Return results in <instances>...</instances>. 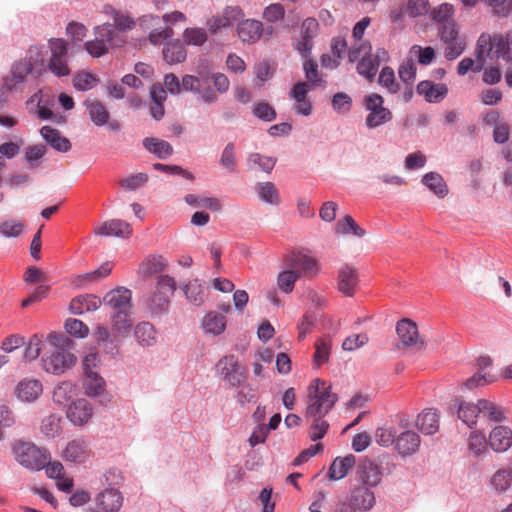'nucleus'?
Returning <instances> with one entry per match:
<instances>
[{
    "mask_svg": "<svg viewBox=\"0 0 512 512\" xmlns=\"http://www.w3.org/2000/svg\"><path fill=\"white\" fill-rule=\"evenodd\" d=\"M480 417L490 422H503L506 420L502 406L487 399H479Z\"/></svg>",
    "mask_w": 512,
    "mask_h": 512,
    "instance_id": "obj_34",
    "label": "nucleus"
},
{
    "mask_svg": "<svg viewBox=\"0 0 512 512\" xmlns=\"http://www.w3.org/2000/svg\"><path fill=\"white\" fill-rule=\"evenodd\" d=\"M421 182L427 186L436 196L444 198L448 193V187L443 177L436 172L426 173Z\"/></svg>",
    "mask_w": 512,
    "mask_h": 512,
    "instance_id": "obj_42",
    "label": "nucleus"
},
{
    "mask_svg": "<svg viewBox=\"0 0 512 512\" xmlns=\"http://www.w3.org/2000/svg\"><path fill=\"white\" fill-rule=\"evenodd\" d=\"M352 98L345 92H338L333 95L331 100L332 108L338 114H347L352 108Z\"/></svg>",
    "mask_w": 512,
    "mask_h": 512,
    "instance_id": "obj_56",
    "label": "nucleus"
},
{
    "mask_svg": "<svg viewBox=\"0 0 512 512\" xmlns=\"http://www.w3.org/2000/svg\"><path fill=\"white\" fill-rule=\"evenodd\" d=\"M95 39L84 44L86 51L94 58H99L108 52V46L119 47L125 43V39L112 28L110 23L94 28Z\"/></svg>",
    "mask_w": 512,
    "mask_h": 512,
    "instance_id": "obj_6",
    "label": "nucleus"
},
{
    "mask_svg": "<svg viewBox=\"0 0 512 512\" xmlns=\"http://www.w3.org/2000/svg\"><path fill=\"white\" fill-rule=\"evenodd\" d=\"M131 233L130 225L120 219H112L110 221H106L102 223L96 234L100 236H116V237H125Z\"/></svg>",
    "mask_w": 512,
    "mask_h": 512,
    "instance_id": "obj_32",
    "label": "nucleus"
},
{
    "mask_svg": "<svg viewBox=\"0 0 512 512\" xmlns=\"http://www.w3.org/2000/svg\"><path fill=\"white\" fill-rule=\"evenodd\" d=\"M85 376L83 383L85 394L92 398L101 396L105 392L104 379L97 372Z\"/></svg>",
    "mask_w": 512,
    "mask_h": 512,
    "instance_id": "obj_44",
    "label": "nucleus"
},
{
    "mask_svg": "<svg viewBox=\"0 0 512 512\" xmlns=\"http://www.w3.org/2000/svg\"><path fill=\"white\" fill-rule=\"evenodd\" d=\"M102 305V300L94 294H84L74 297L69 305L72 314L82 315L96 311Z\"/></svg>",
    "mask_w": 512,
    "mask_h": 512,
    "instance_id": "obj_24",
    "label": "nucleus"
},
{
    "mask_svg": "<svg viewBox=\"0 0 512 512\" xmlns=\"http://www.w3.org/2000/svg\"><path fill=\"white\" fill-rule=\"evenodd\" d=\"M207 32L204 28H186L183 33L185 44L201 46L207 41Z\"/></svg>",
    "mask_w": 512,
    "mask_h": 512,
    "instance_id": "obj_57",
    "label": "nucleus"
},
{
    "mask_svg": "<svg viewBox=\"0 0 512 512\" xmlns=\"http://www.w3.org/2000/svg\"><path fill=\"white\" fill-rule=\"evenodd\" d=\"M256 190L261 201L270 205L279 204V193L272 182H259L256 185Z\"/></svg>",
    "mask_w": 512,
    "mask_h": 512,
    "instance_id": "obj_47",
    "label": "nucleus"
},
{
    "mask_svg": "<svg viewBox=\"0 0 512 512\" xmlns=\"http://www.w3.org/2000/svg\"><path fill=\"white\" fill-rule=\"evenodd\" d=\"M51 57L48 67L57 77L68 76L70 69L68 67V43L61 38H51L49 40Z\"/></svg>",
    "mask_w": 512,
    "mask_h": 512,
    "instance_id": "obj_11",
    "label": "nucleus"
},
{
    "mask_svg": "<svg viewBox=\"0 0 512 512\" xmlns=\"http://www.w3.org/2000/svg\"><path fill=\"white\" fill-rule=\"evenodd\" d=\"M384 99L377 93L366 95L364 98L365 109L368 114L365 118V125L368 129H375L389 123L393 114L390 109L383 106Z\"/></svg>",
    "mask_w": 512,
    "mask_h": 512,
    "instance_id": "obj_8",
    "label": "nucleus"
},
{
    "mask_svg": "<svg viewBox=\"0 0 512 512\" xmlns=\"http://www.w3.org/2000/svg\"><path fill=\"white\" fill-rule=\"evenodd\" d=\"M104 12L106 14H110L113 17L114 24H111L112 28L119 32L120 35L125 39L123 32L131 29L135 25V22L128 15L116 11L111 6H105Z\"/></svg>",
    "mask_w": 512,
    "mask_h": 512,
    "instance_id": "obj_46",
    "label": "nucleus"
},
{
    "mask_svg": "<svg viewBox=\"0 0 512 512\" xmlns=\"http://www.w3.org/2000/svg\"><path fill=\"white\" fill-rule=\"evenodd\" d=\"M396 332L403 347L412 351L424 348V341L419 337L418 327L410 319H401L397 322Z\"/></svg>",
    "mask_w": 512,
    "mask_h": 512,
    "instance_id": "obj_13",
    "label": "nucleus"
},
{
    "mask_svg": "<svg viewBox=\"0 0 512 512\" xmlns=\"http://www.w3.org/2000/svg\"><path fill=\"white\" fill-rule=\"evenodd\" d=\"M186 299L195 306H201L204 303V286L198 280L189 281L183 287Z\"/></svg>",
    "mask_w": 512,
    "mask_h": 512,
    "instance_id": "obj_45",
    "label": "nucleus"
},
{
    "mask_svg": "<svg viewBox=\"0 0 512 512\" xmlns=\"http://www.w3.org/2000/svg\"><path fill=\"white\" fill-rule=\"evenodd\" d=\"M273 33V26L264 27L259 20L244 19L237 23V35L243 43L254 44L260 39L268 40Z\"/></svg>",
    "mask_w": 512,
    "mask_h": 512,
    "instance_id": "obj_10",
    "label": "nucleus"
},
{
    "mask_svg": "<svg viewBox=\"0 0 512 512\" xmlns=\"http://www.w3.org/2000/svg\"><path fill=\"white\" fill-rule=\"evenodd\" d=\"M335 230L339 234H352L359 238L365 235V230L361 228L350 215H346L340 219L335 226Z\"/></svg>",
    "mask_w": 512,
    "mask_h": 512,
    "instance_id": "obj_48",
    "label": "nucleus"
},
{
    "mask_svg": "<svg viewBox=\"0 0 512 512\" xmlns=\"http://www.w3.org/2000/svg\"><path fill=\"white\" fill-rule=\"evenodd\" d=\"M94 336L97 342L103 346V348L110 354L118 352V345L115 340L111 337L109 331L102 326H98L94 332Z\"/></svg>",
    "mask_w": 512,
    "mask_h": 512,
    "instance_id": "obj_54",
    "label": "nucleus"
},
{
    "mask_svg": "<svg viewBox=\"0 0 512 512\" xmlns=\"http://www.w3.org/2000/svg\"><path fill=\"white\" fill-rule=\"evenodd\" d=\"M325 416L305 417L311 422V431L309 437L312 441L322 439L328 431L329 424L324 420Z\"/></svg>",
    "mask_w": 512,
    "mask_h": 512,
    "instance_id": "obj_52",
    "label": "nucleus"
},
{
    "mask_svg": "<svg viewBox=\"0 0 512 512\" xmlns=\"http://www.w3.org/2000/svg\"><path fill=\"white\" fill-rule=\"evenodd\" d=\"M227 319L218 312H208L201 321V328L206 335L218 336L226 329Z\"/></svg>",
    "mask_w": 512,
    "mask_h": 512,
    "instance_id": "obj_25",
    "label": "nucleus"
},
{
    "mask_svg": "<svg viewBox=\"0 0 512 512\" xmlns=\"http://www.w3.org/2000/svg\"><path fill=\"white\" fill-rule=\"evenodd\" d=\"M130 315L131 311L113 312L111 316L112 330L117 333L118 336L125 337L129 335L132 328Z\"/></svg>",
    "mask_w": 512,
    "mask_h": 512,
    "instance_id": "obj_41",
    "label": "nucleus"
},
{
    "mask_svg": "<svg viewBox=\"0 0 512 512\" xmlns=\"http://www.w3.org/2000/svg\"><path fill=\"white\" fill-rule=\"evenodd\" d=\"M170 296L164 291L156 290L148 296L147 307L153 314H161L168 309Z\"/></svg>",
    "mask_w": 512,
    "mask_h": 512,
    "instance_id": "obj_43",
    "label": "nucleus"
},
{
    "mask_svg": "<svg viewBox=\"0 0 512 512\" xmlns=\"http://www.w3.org/2000/svg\"><path fill=\"white\" fill-rule=\"evenodd\" d=\"M43 393V384L35 378H23L15 387L17 399L23 403H34Z\"/></svg>",
    "mask_w": 512,
    "mask_h": 512,
    "instance_id": "obj_16",
    "label": "nucleus"
},
{
    "mask_svg": "<svg viewBox=\"0 0 512 512\" xmlns=\"http://www.w3.org/2000/svg\"><path fill=\"white\" fill-rule=\"evenodd\" d=\"M378 82L392 94L397 93L400 89L399 84L395 80L393 69L388 66L383 67L380 71Z\"/></svg>",
    "mask_w": 512,
    "mask_h": 512,
    "instance_id": "obj_61",
    "label": "nucleus"
},
{
    "mask_svg": "<svg viewBox=\"0 0 512 512\" xmlns=\"http://www.w3.org/2000/svg\"><path fill=\"white\" fill-rule=\"evenodd\" d=\"M358 284L356 270L348 265L343 266L338 273V290L345 296H353Z\"/></svg>",
    "mask_w": 512,
    "mask_h": 512,
    "instance_id": "obj_26",
    "label": "nucleus"
},
{
    "mask_svg": "<svg viewBox=\"0 0 512 512\" xmlns=\"http://www.w3.org/2000/svg\"><path fill=\"white\" fill-rule=\"evenodd\" d=\"M418 429L425 435H433L439 430V414L432 408L424 409L416 419Z\"/></svg>",
    "mask_w": 512,
    "mask_h": 512,
    "instance_id": "obj_30",
    "label": "nucleus"
},
{
    "mask_svg": "<svg viewBox=\"0 0 512 512\" xmlns=\"http://www.w3.org/2000/svg\"><path fill=\"white\" fill-rule=\"evenodd\" d=\"M395 450L402 457H409L417 454L421 447V437L414 430H404L397 434Z\"/></svg>",
    "mask_w": 512,
    "mask_h": 512,
    "instance_id": "obj_15",
    "label": "nucleus"
},
{
    "mask_svg": "<svg viewBox=\"0 0 512 512\" xmlns=\"http://www.w3.org/2000/svg\"><path fill=\"white\" fill-rule=\"evenodd\" d=\"M476 60L465 57L457 66V74L464 76L468 71L478 73L484 69L486 60L505 62L512 61V34L482 33L475 48Z\"/></svg>",
    "mask_w": 512,
    "mask_h": 512,
    "instance_id": "obj_1",
    "label": "nucleus"
},
{
    "mask_svg": "<svg viewBox=\"0 0 512 512\" xmlns=\"http://www.w3.org/2000/svg\"><path fill=\"white\" fill-rule=\"evenodd\" d=\"M486 436L480 431H472L468 439L469 450L475 455L480 456L486 451Z\"/></svg>",
    "mask_w": 512,
    "mask_h": 512,
    "instance_id": "obj_60",
    "label": "nucleus"
},
{
    "mask_svg": "<svg viewBox=\"0 0 512 512\" xmlns=\"http://www.w3.org/2000/svg\"><path fill=\"white\" fill-rule=\"evenodd\" d=\"M68 342L69 339L63 334H48L46 343L51 350L49 355H45L41 359L42 367L47 373L60 375L75 365L76 357L65 349Z\"/></svg>",
    "mask_w": 512,
    "mask_h": 512,
    "instance_id": "obj_3",
    "label": "nucleus"
},
{
    "mask_svg": "<svg viewBox=\"0 0 512 512\" xmlns=\"http://www.w3.org/2000/svg\"><path fill=\"white\" fill-rule=\"evenodd\" d=\"M287 265L299 274V277L314 278L320 272L318 260L308 251H298L289 255Z\"/></svg>",
    "mask_w": 512,
    "mask_h": 512,
    "instance_id": "obj_12",
    "label": "nucleus"
},
{
    "mask_svg": "<svg viewBox=\"0 0 512 512\" xmlns=\"http://www.w3.org/2000/svg\"><path fill=\"white\" fill-rule=\"evenodd\" d=\"M11 452L19 465L32 472L43 470L51 459V454L46 448L30 441H14L11 444Z\"/></svg>",
    "mask_w": 512,
    "mask_h": 512,
    "instance_id": "obj_5",
    "label": "nucleus"
},
{
    "mask_svg": "<svg viewBox=\"0 0 512 512\" xmlns=\"http://www.w3.org/2000/svg\"><path fill=\"white\" fill-rule=\"evenodd\" d=\"M90 120L94 125L101 127L108 123L110 113L105 105L96 99H87L84 102Z\"/></svg>",
    "mask_w": 512,
    "mask_h": 512,
    "instance_id": "obj_31",
    "label": "nucleus"
},
{
    "mask_svg": "<svg viewBox=\"0 0 512 512\" xmlns=\"http://www.w3.org/2000/svg\"><path fill=\"white\" fill-rule=\"evenodd\" d=\"M338 401L331 385L319 378L312 380L307 391L305 417L326 416Z\"/></svg>",
    "mask_w": 512,
    "mask_h": 512,
    "instance_id": "obj_4",
    "label": "nucleus"
},
{
    "mask_svg": "<svg viewBox=\"0 0 512 512\" xmlns=\"http://www.w3.org/2000/svg\"><path fill=\"white\" fill-rule=\"evenodd\" d=\"M90 457V450L87 440L77 438L69 441L63 449L62 458L66 462L83 464Z\"/></svg>",
    "mask_w": 512,
    "mask_h": 512,
    "instance_id": "obj_19",
    "label": "nucleus"
},
{
    "mask_svg": "<svg viewBox=\"0 0 512 512\" xmlns=\"http://www.w3.org/2000/svg\"><path fill=\"white\" fill-rule=\"evenodd\" d=\"M143 146L159 159H167L173 153V147L169 142L155 137L145 138L143 140Z\"/></svg>",
    "mask_w": 512,
    "mask_h": 512,
    "instance_id": "obj_36",
    "label": "nucleus"
},
{
    "mask_svg": "<svg viewBox=\"0 0 512 512\" xmlns=\"http://www.w3.org/2000/svg\"><path fill=\"white\" fill-rule=\"evenodd\" d=\"M512 486V472L509 469L497 470L489 481V487L498 495L505 493Z\"/></svg>",
    "mask_w": 512,
    "mask_h": 512,
    "instance_id": "obj_39",
    "label": "nucleus"
},
{
    "mask_svg": "<svg viewBox=\"0 0 512 512\" xmlns=\"http://www.w3.org/2000/svg\"><path fill=\"white\" fill-rule=\"evenodd\" d=\"M46 51L43 47L31 46L25 56L15 61L10 74L4 79L7 91H16L29 75H40L45 70Z\"/></svg>",
    "mask_w": 512,
    "mask_h": 512,
    "instance_id": "obj_2",
    "label": "nucleus"
},
{
    "mask_svg": "<svg viewBox=\"0 0 512 512\" xmlns=\"http://www.w3.org/2000/svg\"><path fill=\"white\" fill-rule=\"evenodd\" d=\"M78 395V388L72 381L66 380L60 382L53 389L52 398L55 404L62 407H68Z\"/></svg>",
    "mask_w": 512,
    "mask_h": 512,
    "instance_id": "obj_23",
    "label": "nucleus"
},
{
    "mask_svg": "<svg viewBox=\"0 0 512 512\" xmlns=\"http://www.w3.org/2000/svg\"><path fill=\"white\" fill-rule=\"evenodd\" d=\"M311 88V84L307 82H298L293 86L290 92V97L294 100V111L296 114L305 117L312 114L313 106L307 99V95Z\"/></svg>",
    "mask_w": 512,
    "mask_h": 512,
    "instance_id": "obj_17",
    "label": "nucleus"
},
{
    "mask_svg": "<svg viewBox=\"0 0 512 512\" xmlns=\"http://www.w3.org/2000/svg\"><path fill=\"white\" fill-rule=\"evenodd\" d=\"M454 8L451 4L443 3L432 11V20L437 22L439 26L446 23L455 22L452 19Z\"/></svg>",
    "mask_w": 512,
    "mask_h": 512,
    "instance_id": "obj_62",
    "label": "nucleus"
},
{
    "mask_svg": "<svg viewBox=\"0 0 512 512\" xmlns=\"http://www.w3.org/2000/svg\"><path fill=\"white\" fill-rule=\"evenodd\" d=\"M40 134L44 140L58 152L66 153L71 149L69 139L61 136V133L51 126H43L40 130Z\"/></svg>",
    "mask_w": 512,
    "mask_h": 512,
    "instance_id": "obj_29",
    "label": "nucleus"
},
{
    "mask_svg": "<svg viewBox=\"0 0 512 512\" xmlns=\"http://www.w3.org/2000/svg\"><path fill=\"white\" fill-rule=\"evenodd\" d=\"M92 416L93 407L86 399H77L67 407L66 417L75 426L85 425Z\"/></svg>",
    "mask_w": 512,
    "mask_h": 512,
    "instance_id": "obj_20",
    "label": "nucleus"
},
{
    "mask_svg": "<svg viewBox=\"0 0 512 512\" xmlns=\"http://www.w3.org/2000/svg\"><path fill=\"white\" fill-rule=\"evenodd\" d=\"M359 477L367 487H376L382 479L380 467L370 460L362 461L358 466Z\"/></svg>",
    "mask_w": 512,
    "mask_h": 512,
    "instance_id": "obj_27",
    "label": "nucleus"
},
{
    "mask_svg": "<svg viewBox=\"0 0 512 512\" xmlns=\"http://www.w3.org/2000/svg\"><path fill=\"white\" fill-rule=\"evenodd\" d=\"M219 376L230 386L240 387L246 380V368L241 366L235 355H226L222 357L217 365Z\"/></svg>",
    "mask_w": 512,
    "mask_h": 512,
    "instance_id": "obj_9",
    "label": "nucleus"
},
{
    "mask_svg": "<svg viewBox=\"0 0 512 512\" xmlns=\"http://www.w3.org/2000/svg\"><path fill=\"white\" fill-rule=\"evenodd\" d=\"M65 329L68 334L77 338H85L89 334V328L81 320L70 318L65 322Z\"/></svg>",
    "mask_w": 512,
    "mask_h": 512,
    "instance_id": "obj_64",
    "label": "nucleus"
},
{
    "mask_svg": "<svg viewBox=\"0 0 512 512\" xmlns=\"http://www.w3.org/2000/svg\"><path fill=\"white\" fill-rule=\"evenodd\" d=\"M167 261L161 255H150L139 265V274L144 277L152 276L165 270Z\"/></svg>",
    "mask_w": 512,
    "mask_h": 512,
    "instance_id": "obj_38",
    "label": "nucleus"
},
{
    "mask_svg": "<svg viewBox=\"0 0 512 512\" xmlns=\"http://www.w3.org/2000/svg\"><path fill=\"white\" fill-rule=\"evenodd\" d=\"M410 54L415 56L418 63L424 66L431 64L436 57L434 48L430 46L413 45L410 49Z\"/></svg>",
    "mask_w": 512,
    "mask_h": 512,
    "instance_id": "obj_59",
    "label": "nucleus"
},
{
    "mask_svg": "<svg viewBox=\"0 0 512 512\" xmlns=\"http://www.w3.org/2000/svg\"><path fill=\"white\" fill-rule=\"evenodd\" d=\"M351 506L360 511H368L375 504V495L367 486H359L352 491Z\"/></svg>",
    "mask_w": 512,
    "mask_h": 512,
    "instance_id": "obj_28",
    "label": "nucleus"
},
{
    "mask_svg": "<svg viewBox=\"0 0 512 512\" xmlns=\"http://www.w3.org/2000/svg\"><path fill=\"white\" fill-rule=\"evenodd\" d=\"M247 161L251 168L257 166L260 170L266 173L271 172L276 164L275 158L261 155L260 153H251L248 156Z\"/></svg>",
    "mask_w": 512,
    "mask_h": 512,
    "instance_id": "obj_51",
    "label": "nucleus"
},
{
    "mask_svg": "<svg viewBox=\"0 0 512 512\" xmlns=\"http://www.w3.org/2000/svg\"><path fill=\"white\" fill-rule=\"evenodd\" d=\"M489 445L495 452H506L512 446V430L503 425L495 426L489 434Z\"/></svg>",
    "mask_w": 512,
    "mask_h": 512,
    "instance_id": "obj_22",
    "label": "nucleus"
},
{
    "mask_svg": "<svg viewBox=\"0 0 512 512\" xmlns=\"http://www.w3.org/2000/svg\"><path fill=\"white\" fill-rule=\"evenodd\" d=\"M185 202L193 207H204L213 212H218L222 209V204L219 199L215 197H198L194 194H187Z\"/></svg>",
    "mask_w": 512,
    "mask_h": 512,
    "instance_id": "obj_49",
    "label": "nucleus"
},
{
    "mask_svg": "<svg viewBox=\"0 0 512 512\" xmlns=\"http://www.w3.org/2000/svg\"><path fill=\"white\" fill-rule=\"evenodd\" d=\"M480 417L479 400L476 403L460 402L458 405V418L469 428H473Z\"/></svg>",
    "mask_w": 512,
    "mask_h": 512,
    "instance_id": "obj_37",
    "label": "nucleus"
},
{
    "mask_svg": "<svg viewBox=\"0 0 512 512\" xmlns=\"http://www.w3.org/2000/svg\"><path fill=\"white\" fill-rule=\"evenodd\" d=\"M124 502V496L118 489L104 488L95 496V503L101 512H118Z\"/></svg>",
    "mask_w": 512,
    "mask_h": 512,
    "instance_id": "obj_18",
    "label": "nucleus"
},
{
    "mask_svg": "<svg viewBox=\"0 0 512 512\" xmlns=\"http://www.w3.org/2000/svg\"><path fill=\"white\" fill-rule=\"evenodd\" d=\"M186 57V49L180 41L168 42L163 49V58L169 65L181 63Z\"/></svg>",
    "mask_w": 512,
    "mask_h": 512,
    "instance_id": "obj_40",
    "label": "nucleus"
},
{
    "mask_svg": "<svg viewBox=\"0 0 512 512\" xmlns=\"http://www.w3.org/2000/svg\"><path fill=\"white\" fill-rule=\"evenodd\" d=\"M438 35L440 41L444 44V57L448 61L457 59L465 51L466 38L460 34L459 26L456 22L438 26Z\"/></svg>",
    "mask_w": 512,
    "mask_h": 512,
    "instance_id": "obj_7",
    "label": "nucleus"
},
{
    "mask_svg": "<svg viewBox=\"0 0 512 512\" xmlns=\"http://www.w3.org/2000/svg\"><path fill=\"white\" fill-rule=\"evenodd\" d=\"M355 464L354 455L350 454L343 458L337 457L328 470V477L331 480H341L347 474L350 468Z\"/></svg>",
    "mask_w": 512,
    "mask_h": 512,
    "instance_id": "obj_35",
    "label": "nucleus"
},
{
    "mask_svg": "<svg viewBox=\"0 0 512 512\" xmlns=\"http://www.w3.org/2000/svg\"><path fill=\"white\" fill-rule=\"evenodd\" d=\"M42 433L50 438L58 436L61 432V418L56 414H51L42 420Z\"/></svg>",
    "mask_w": 512,
    "mask_h": 512,
    "instance_id": "obj_55",
    "label": "nucleus"
},
{
    "mask_svg": "<svg viewBox=\"0 0 512 512\" xmlns=\"http://www.w3.org/2000/svg\"><path fill=\"white\" fill-rule=\"evenodd\" d=\"M101 483L105 488L119 490L124 483V476L119 469L111 468L102 475Z\"/></svg>",
    "mask_w": 512,
    "mask_h": 512,
    "instance_id": "obj_58",
    "label": "nucleus"
},
{
    "mask_svg": "<svg viewBox=\"0 0 512 512\" xmlns=\"http://www.w3.org/2000/svg\"><path fill=\"white\" fill-rule=\"evenodd\" d=\"M136 342L142 347H150L157 342V331L150 322H140L134 328Z\"/></svg>",
    "mask_w": 512,
    "mask_h": 512,
    "instance_id": "obj_33",
    "label": "nucleus"
},
{
    "mask_svg": "<svg viewBox=\"0 0 512 512\" xmlns=\"http://www.w3.org/2000/svg\"><path fill=\"white\" fill-rule=\"evenodd\" d=\"M299 278V274H297L296 271L289 268L288 270L279 273L277 277V285L282 292L289 294L293 291L295 282Z\"/></svg>",
    "mask_w": 512,
    "mask_h": 512,
    "instance_id": "obj_53",
    "label": "nucleus"
},
{
    "mask_svg": "<svg viewBox=\"0 0 512 512\" xmlns=\"http://www.w3.org/2000/svg\"><path fill=\"white\" fill-rule=\"evenodd\" d=\"M101 300L113 312L131 311L132 292L128 288L117 287L108 291Z\"/></svg>",
    "mask_w": 512,
    "mask_h": 512,
    "instance_id": "obj_14",
    "label": "nucleus"
},
{
    "mask_svg": "<svg viewBox=\"0 0 512 512\" xmlns=\"http://www.w3.org/2000/svg\"><path fill=\"white\" fill-rule=\"evenodd\" d=\"M416 90L429 103H439L448 94V88L445 84H436L430 80L420 81Z\"/></svg>",
    "mask_w": 512,
    "mask_h": 512,
    "instance_id": "obj_21",
    "label": "nucleus"
},
{
    "mask_svg": "<svg viewBox=\"0 0 512 512\" xmlns=\"http://www.w3.org/2000/svg\"><path fill=\"white\" fill-rule=\"evenodd\" d=\"M379 65L377 61L373 60L372 54L365 52V55L357 64V72L366 79H373L378 71Z\"/></svg>",
    "mask_w": 512,
    "mask_h": 512,
    "instance_id": "obj_50",
    "label": "nucleus"
},
{
    "mask_svg": "<svg viewBox=\"0 0 512 512\" xmlns=\"http://www.w3.org/2000/svg\"><path fill=\"white\" fill-rule=\"evenodd\" d=\"M23 227V223L19 220H6L0 223V234L5 238H16L21 235Z\"/></svg>",
    "mask_w": 512,
    "mask_h": 512,
    "instance_id": "obj_63",
    "label": "nucleus"
}]
</instances>
